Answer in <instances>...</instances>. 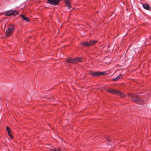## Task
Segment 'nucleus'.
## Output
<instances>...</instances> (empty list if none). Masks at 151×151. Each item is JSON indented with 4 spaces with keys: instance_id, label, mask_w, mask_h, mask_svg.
<instances>
[{
    "instance_id": "1",
    "label": "nucleus",
    "mask_w": 151,
    "mask_h": 151,
    "mask_svg": "<svg viewBox=\"0 0 151 151\" xmlns=\"http://www.w3.org/2000/svg\"><path fill=\"white\" fill-rule=\"evenodd\" d=\"M128 97L133 102L139 104H143L144 100L140 96L136 94L129 93Z\"/></svg>"
},
{
    "instance_id": "2",
    "label": "nucleus",
    "mask_w": 151,
    "mask_h": 151,
    "mask_svg": "<svg viewBox=\"0 0 151 151\" xmlns=\"http://www.w3.org/2000/svg\"><path fill=\"white\" fill-rule=\"evenodd\" d=\"M106 90L108 93L117 95L121 97H124L125 96L124 94L118 90H115L109 88L108 89H106Z\"/></svg>"
},
{
    "instance_id": "3",
    "label": "nucleus",
    "mask_w": 151,
    "mask_h": 151,
    "mask_svg": "<svg viewBox=\"0 0 151 151\" xmlns=\"http://www.w3.org/2000/svg\"><path fill=\"white\" fill-rule=\"evenodd\" d=\"M67 62L71 63H75L78 62H82L83 61L81 57H77L74 59L69 58L67 59Z\"/></svg>"
},
{
    "instance_id": "4",
    "label": "nucleus",
    "mask_w": 151,
    "mask_h": 151,
    "mask_svg": "<svg viewBox=\"0 0 151 151\" xmlns=\"http://www.w3.org/2000/svg\"><path fill=\"white\" fill-rule=\"evenodd\" d=\"M14 29L15 28L13 25L8 28L6 30V36L7 37L10 36L13 33Z\"/></svg>"
},
{
    "instance_id": "5",
    "label": "nucleus",
    "mask_w": 151,
    "mask_h": 151,
    "mask_svg": "<svg viewBox=\"0 0 151 151\" xmlns=\"http://www.w3.org/2000/svg\"><path fill=\"white\" fill-rule=\"evenodd\" d=\"M96 40L90 41L89 42H85L82 43L81 44L84 46H89L93 45L96 42Z\"/></svg>"
},
{
    "instance_id": "6",
    "label": "nucleus",
    "mask_w": 151,
    "mask_h": 151,
    "mask_svg": "<svg viewBox=\"0 0 151 151\" xmlns=\"http://www.w3.org/2000/svg\"><path fill=\"white\" fill-rule=\"evenodd\" d=\"M61 0H48V3L53 5H56L59 4Z\"/></svg>"
},
{
    "instance_id": "7",
    "label": "nucleus",
    "mask_w": 151,
    "mask_h": 151,
    "mask_svg": "<svg viewBox=\"0 0 151 151\" xmlns=\"http://www.w3.org/2000/svg\"><path fill=\"white\" fill-rule=\"evenodd\" d=\"M66 6L67 7V8L68 11H70L71 10V6L70 5V2L69 0H64Z\"/></svg>"
},
{
    "instance_id": "8",
    "label": "nucleus",
    "mask_w": 151,
    "mask_h": 151,
    "mask_svg": "<svg viewBox=\"0 0 151 151\" xmlns=\"http://www.w3.org/2000/svg\"><path fill=\"white\" fill-rule=\"evenodd\" d=\"M142 6L145 9L150 10V8L149 6L147 4H142Z\"/></svg>"
},
{
    "instance_id": "9",
    "label": "nucleus",
    "mask_w": 151,
    "mask_h": 151,
    "mask_svg": "<svg viewBox=\"0 0 151 151\" xmlns=\"http://www.w3.org/2000/svg\"><path fill=\"white\" fill-rule=\"evenodd\" d=\"M20 16H22V19L24 21L26 22H28L29 21V20L28 18L26 16L24 15L20 14L19 15Z\"/></svg>"
},
{
    "instance_id": "10",
    "label": "nucleus",
    "mask_w": 151,
    "mask_h": 151,
    "mask_svg": "<svg viewBox=\"0 0 151 151\" xmlns=\"http://www.w3.org/2000/svg\"><path fill=\"white\" fill-rule=\"evenodd\" d=\"M122 75L121 74H120L119 76L116 77V78H114L112 79V81H116L118 80L119 79L122 78Z\"/></svg>"
},
{
    "instance_id": "11",
    "label": "nucleus",
    "mask_w": 151,
    "mask_h": 151,
    "mask_svg": "<svg viewBox=\"0 0 151 151\" xmlns=\"http://www.w3.org/2000/svg\"><path fill=\"white\" fill-rule=\"evenodd\" d=\"M6 129L9 135L11 137V138H12L13 137L10 133L11 130L10 129V128L8 127H7Z\"/></svg>"
},
{
    "instance_id": "12",
    "label": "nucleus",
    "mask_w": 151,
    "mask_h": 151,
    "mask_svg": "<svg viewBox=\"0 0 151 151\" xmlns=\"http://www.w3.org/2000/svg\"><path fill=\"white\" fill-rule=\"evenodd\" d=\"M89 74L91 75L92 76H98V72H91L89 73Z\"/></svg>"
},
{
    "instance_id": "13",
    "label": "nucleus",
    "mask_w": 151,
    "mask_h": 151,
    "mask_svg": "<svg viewBox=\"0 0 151 151\" xmlns=\"http://www.w3.org/2000/svg\"><path fill=\"white\" fill-rule=\"evenodd\" d=\"M14 14L13 12L12 11L9 12H7L6 14V15L7 16H10L11 15H13Z\"/></svg>"
},
{
    "instance_id": "14",
    "label": "nucleus",
    "mask_w": 151,
    "mask_h": 151,
    "mask_svg": "<svg viewBox=\"0 0 151 151\" xmlns=\"http://www.w3.org/2000/svg\"><path fill=\"white\" fill-rule=\"evenodd\" d=\"M12 12H13L14 13V14L13 15H14L15 16L16 15H17L18 14H19V12L18 11H12Z\"/></svg>"
},
{
    "instance_id": "15",
    "label": "nucleus",
    "mask_w": 151,
    "mask_h": 151,
    "mask_svg": "<svg viewBox=\"0 0 151 151\" xmlns=\"http://www.w3.org/2000/svg\"><path fill=\"white\" fill-rule=\"evenodd\" d=\"M104 74V72H98V76H99V75H103Z\"/></svg>"
},
{
    "instance_id": "16",
    "label": "nucleus",
    "mask_w": 151,
    "mask_h": 151,
    "mask_svg": "<svg viewBox=\"0 0 151 151\" xmlns=\"http://www.w3.org/2000/svg\"><path fill=\"white\" fill-rule=\"evenodd\" d=\"M109 48V47H108L107 46H105V47H104L103 48V49H104V50L105 49H107Z\"/></svg>"
},
{
    "instance_id": "17",
    "label": "nucleus",
    "mask_w": 151,
    "mask_h": 151,
    "mask_svg": "<svg viewBox=\"0 0 151 151\" xmlns=\"http://www.w3.org/2000/svg\"><path fill=\"white\" fill-rule=\"evenodd\" d=\"M107 141H110V139L109 137H107V138H106Z\"/></svg>"
}]
</instances>
